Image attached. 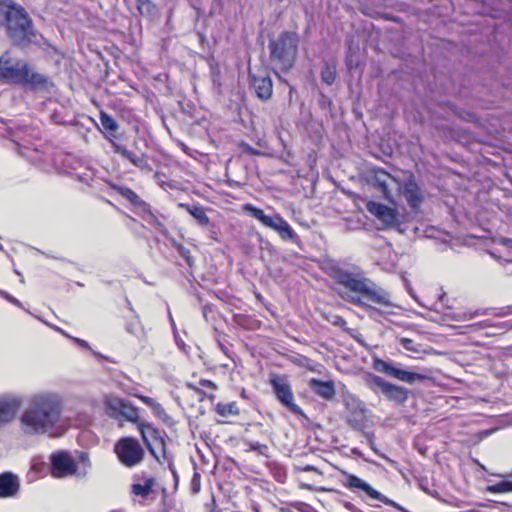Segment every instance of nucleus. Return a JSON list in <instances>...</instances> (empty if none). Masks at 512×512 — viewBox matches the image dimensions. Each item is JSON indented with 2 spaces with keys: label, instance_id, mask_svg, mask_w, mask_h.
I'll list each match as a JSON object with an SVG mask.
<instances>
[{
  "label": "nucleus",
  "instance_id": "nucleus-17",
  "mask_svg": "<svg viewBox=\"0 0 512 512\" xmlns=\"http://www.w3.org/2000/svg\"><path fill=\"white\" fill-rule=\"evenodd\" d=\"M403 195L412 209H418L422 203V193L413 174H410L403 183Z\"/></svg>",
  "mask_w": 512,
  "mask_h": 512
},
{
  "label": "nucleus",
  "instance_id": "nucleus-40",
  "mask_svg": "<svg viewBox=\"0 0 512 512\" xmlns=\"http://www.w3.org/2000/svg\"><path fill=\"white\" fill-rule=\"evenodd\" d=\"M10 124L11 122H6L2 118H0V135H2L3 137H9L12 139L13 142H16V140L13 138L14 132Z\"/></svg>",
  "mask_w": 512,
  "mask_h": 512
},
{
  "label": "nucleus",
  "instance_id": "nucleus-14",
  "mask_svg": "<svg viewBox=\"0 0 512 512\" xmlns=\"http://www.w3.org/2000/svg\"><path fill=\"white\" fill-rule=\"evenodd\" d=\"M52 474L62 478L77 473V464L66 451H58L51 455Z\"/></svg>",
  "mask_w": 512,
  "mask_h": 512
},
{
  "label": "nucleus",
  "instance_id": "nucleus-35",
  "mask_svg": "<svg viewBox=\"0 0 512 512\" xmlns=\"http://www.w3.org/2000/svg\"><path fill=\"white\" fill-rule=\"evenodd\" d=\"M490 493H507L512 492V480H504L487 487Z\"/></svg>",
  "mask_w": 512,
  "mask_h": 512
},
{
  "label": "nucleus",
  "instance_id": "nucleus-10",
  "mask_svg": "<svg viewBox=\"0 0 512 512\" xmlns=\"http://www.w3.org/2000/svg\"><path fill=\"white\" fill-rule=\"evenodd\" d=\"M373 368L380 373L386 374L407 384H414L416 381H424L429 378L425 374L400 369L394 366L392 362H388L380 358L373 359Z\"/></svg>",
  "mask_w": 512,
  "mask_h": 512
},
{
  "label": "nucleus",
  "instance_id": "nucleus-37",
  "mask_svg": "<svg viewBox=\"0 0 512 512\" xmlns=\"http://www.w3.org/2000/svg\"><path fill=\"white\" fill-rule=\"evenodd\" d=\"M248 450L257 452L259 455H262L266 458H269V447L266 444H261L255 441H248L247 443Z\"/></svg>",
  "mask_w": 512,
  "mask_h": 512
},
{
  "label": "nucleus",
  "instance_id": "nucleus-49",
  "mask_svg": "<svg viewBox=\"0 0 512 512\" xmlns=\"http://www.w3.org/2000/svg\"><path fill=\"white\" fill-rule=\"evenodd\" d=\"M328 320L333 326L336 327L343 328L346 325V320L339 315H333L331 319Z\"/></svg>",
  "mask_w": 512,
  "mask_h": 512
},
{
  "label": "nucleus",
  "instance_id": "nucleus-26",
  "mask_svg": "<svg viewBox=\"0 0 512 512\" xmlns=\"http://www.w3.org/2000/svg\"><path fill=\"white\" fill-rule=\"evenodd\" d=\"M139 216L152 227L162 231L165 229L164 225L159 219L152 213L149 204L144 203V207L138 208Z\"/></svg>",
  "mask_w": 512,
  "mask_h": 512
},
{
  "label": "nucleus",
  "instance_id": "nucleus-52",
  "mask_svg": "<svg viewBox=\"0 0 512 512\" xmlns=\"http://www.w3.org/2000/svg\"><path fill=\"white\" fill-rule=\"evenodd\" d=\"M144 404H146L147 406H149L151 409L152 407L155 405V403L157 401H155L153 398L151 397H148V396H144V395H139L137 396Z\"/></svg>",
  "mask_w": 512,
  "mask_h": 512
},
{
  "label": "nucleus",
  "instance_id": "nucleus-44",
  "mask_svg": "<svg viewBox=\"0 0 512 512\" xmlns=\"http://www.w3.org/2000/svg\"><path fill=\"white\" fill-rule=\"evenodd\" d=\"M0 296L2 298L6 299L11 304H13L19 308H23L22 303L18 299H16L14 296L9 294L8 292L0 289Z\"/></svg>",
  "mask_w": 512,
  "mask_h": 512
},
{
  "label": "nucleus",
  "instance_id": "nucleus-8",
  "mask_svg": "<svg viewBox=\"0 0 512 512\" xmlns=\"http://www.w3.org/2000/svg\"><path fill=\"white\" fill-rule=\"evenodd\" d=\"M250 211L255 219L260 221L266 227L275 230L283 240L296 242L298 239V236L292 227L280 214L275 213L267 215L262 209L256 207H251Z\"/></svg>",
  "mask_w": 512,
  "mask_h": 512
},
{
  "label": "nucleus",
  "instance_id": "nucleus-33",
  "mask_svg": "<svg viewBox=\"0 0 512 512\" xmlns=\"http://www.w3.org/2000/svg\"><path fill=\"white\" fill-rule=\"evenodd\" d=\"M215 409H216V412L223 417L239 414V408L235 402H231V403H227V404L218 403L216 405Z\"/></svg>",
  "mask_w": 512,
  "mask_h": 512
},
{
  "label": "nucleus",
  "instance_id": "nucleus-43",
  "mask_svg": "<svg viewBox=\"0 0 512 512\" xmlns=\"http://www.w3.org/2000/svg\"><path fill=\"white\" fill-rule=\"evenodd\" d=\"M79 462L83 464L84 469H83V471L77 472V475L78 476H81V475L84 476L87 473V468H89L90 465H91L89 457H88V454L85 453V452H81L80 455H79Z\"/></svg>",
  "mask_w": 512,
  "mask_h": 512
},
{
  "label": "nucleus",
  "instance_id": "nucleus-47",
  "mask_svg": "<svg viewBox=\"0 0 512 512\" xmlns=\"http://www.w3.org/2000/svg\"><path fill=\"white\" fill-rule=\"evenodd\" d=\"M0 296L2 298L6 299L11 304H13L19 308H23L22 303L18 299H16L14 296L9 294L8 292L0 289Z\"/></svg>",
  "mask_w": 512,
  "mask_h": 512
},
{
  "label": "nucleus",
  "instance_id": "nucleus-50",
  "mask_svg": "<svg viewBox=\"0 0 512 512\" xmlns=\"http://www.w3.org/2000/svg\"><path fill=\"white\" fill-rule=\"evenodd\" d=\"M240 148L242 149V151L244 153L249 154V155H258L259 154L258 150H256L255 148H253L251 145H249L246 142H242L240 144Z\"/></svg>",
  "mask_w": 512,
  "mask_h": 512
},
{
  "label": "nucleus",
  "instance_id": "nucleus-39",
  "mask_svg": "<svg viewBox=\"0 0 512 512\" xmlns=\"http://www.w3.org/2000/svg\"><path fill=\"white\" fill-rule=\"evenodd\" d=\"M400 344L405 350L413 352V353H419L422 351L421 344L416 343L414 340H412L410 338H406V337L401 338Z\"/></svg>",
  "mask_w": 512,
  "mask_h": 512
},
{
  "label": "nucleus",
  "instance_id": "nucleus-1",
  "mask_svg": "<svg viewBox=\"0 0 512 512\" xmlns=\"http://www.w3.org/2000/svg\"><path fill=\"white\" fill-rule=\"evenodd\" d=\"M63 411L62 397L55 392L33 394L19 417V428L24 435L60 436L59 423Z\"/></svg>",
  "mask_w": 512,
  "mask_h": 512
},
{
  "label": "nucleus",
  "instance_id": "nucleus-64",
  "mask_svg": "<svg viewBox=\"0 0 512 512\" xmlns=\"http://www.w3.org/2000/svg\"><path fill=\"white\" fill-rule=\"evenodd\" d=\"M502 243L509 248H512V239L505 238L502 240Z\"/></svg>",
  "mask_w": 512,
  "mask_h": 512
},
{
  "label": "nucleus",
  "instance_id": "nucleus-58",
  "mask_svg": "<svg viewBox=\"0 0 512 512\" xmlns=\"http://www.w3.org/2000/svg\"><path fill=\"white\" fill-rule=\"evenodd\" d=\"M420 488H421L424 492H426L427 494L432 495V496H434V497H436V496L438 495V493H437L436 491H435L434 493H432V492H431V491L426 487V485H424V483H423V482H421V483H420Z\"/></svg>",
  "mask_w": 512,
  "mask_h": 512
},
{
  "label": "nucleus",
  "instance_id": "nucleus-25",
  "mask_svg": "<svg viewBox=\"0 0 512 512\" xmlns=\"http://www.w3.org/2000/svg\"><path fill=\"white\" fill-rule=\"evenodd\" d=\"M155 485V479L151 476L144 479V483H133L131 485V493L146 498L152 491Z\"/></svg>",
  "mask_w": 512,
  "mask_h": 512
},
{
  "label": "nucleus",
  "instance_id": "nucleus-20",
  "mask_svg": "<svg viewBox=\"0 0 512 512\" xmlns=\"http://www.w3.org/2000/svg\"><path fill=\"white\" fill-rule=\"evenodd\" d=\"M309 388L319 397L324 400L330 401L335 397V385L334 382L323 381L317 378H311L309 380Z\"/></svg>",
  "mask_w": 512,
  "mask_h": 512
},
{
  "label": "nucleus",
  "instance_id": "nucleus-11",
  "mask_svg": "<svg viewBox=\"0 0 512 512\" xmlns=\"http://www.w3.org/2000/svg\"><path fill=\"white\" fill-rule=\"evenodd\" d=\"M24 398L18 393H2L0 394V429L12 423L22 405Z\"/></svg>",
  "mask_w": 512,
  "mask_h": 512
},
{
  "label": "nucleus",
  "instance_id": "nucleus-54",
  "mask_svg": "<svg viewBox=\"0 0 512 512\" xmlns=\"http://www.w3.org/2000/svg\"><path fill=\"white\" fill-rule=\"evenodd\" d=\"M168 468H169V470L171 471V473L173 475V478H174V481H175V485H177V483H178V474L176 472V469H175V466H174L172 460L168 461Z\"/></svg>",
  "mask_w": 512,
  "mask_h": 512
},
{
  "label": "nucleus",
  "instance_id": "nucleus-3",
  "mask_svg": "<svg viewBox=\"0 0 512 512\" xmlns=\"http://www.w3.org/2000/svg\"><path fill=\"white\" fill-rule=\"evenodd\" d=\"M0 11L5 17L6 28L12 42L18 46H27L36 36L32 20L26 10L12 1L0 3Z\"/></svg>",
  "mask_w": 512,
  "mask_h": 512
},
{
  "label": "nucleus",
  "instance_id": "nucleus-22",
  "mask_svg": "<svg viewBox=\"0 0 512 512\" xmlns=\"http://www.w3.org/2000/svg\"><path fill=\"white\" fill-rule=\"evenodd\" d=\"M384 397L396 405H403L409 398V390L403 386L390 383Z\"/></svg>",
  "mask_w": 512,
  "mask_h": 512
},
{
  "label": "nucleus",
  "instance_id": "nucleus-9",
  "mask_svg": "<svg viewBox=\"0 0 512 512\" xmlns=\"http://www.w3.org/2000/svg\"><path fill=\"white\" fill-rule=\"evenodd\" d=\"M115 453L120 462L126 467L139 464L144 456V450L139 442L132 437L120 439L115 445Z\"/></svg>",
  "mask_w": 512,
  "mask_h": 512
},
{
  "label": "nucleus",
  "instance_id": "nucleus-24",
  "mask_svg": "<svg viewBox=\"0 0 512 512\" xmlns=\"http://www.w3.org/2000/svg\"><path fill=\"white\" fill-rule=\"evenodd\" d=\"M137 10L141 16L154 20L158 18L159 10L157 6L150 0H137Z\"/></svg>",
  "mask_w": 512,
  "mask_h": 512
},
{
  "label": "nucleus",
  "instance_id": "nucleus-36",
  "mask_svg": "<svg viewBox=\"0 0 512 512\" xmlns=\"http://www.w3.org/2000/svg\"><path fill=\"white\" fill-rule=\"evenodd\" d=\"M173 247L177 253L185 260L189 267L194 265V258L192 257L190 250L183 246L181 243L173 242Z\"/></svg>",
  "mask_w": 512,
  "mask_h": 512
},
{
  "label": "nucleus",
  "instance_id": "nucleus-63",
  "mask_svg": "<svg viewBox=\"0 0 512 512\" xmlns=\"http://www.w3.org/2000/svg\"><path fill=\"white\" fill-rule=\"evenodd\" d=\"M301 506H303V509H299V510L302 512H309L310 510L313 509L310 505H308L306 503H301Z\"/></svg>",
  "mask_w": 512,
  "mask_h": 512
},
{
  "label": "nucleus",
  "instance_id": "nucleus-29",
  "mask_svg": "<svg viewBox=\"0 0 512 512\" xmlns=\"http://www.w3.org/2000/svg\"><path fill=\"white\" fill-rule=\"evenodd\" d=\"M100 123L109 136L116 138V132L119 128L117 121L108 113L101 111L99 115Z\"/></svg>",
  "mask_w": 512,
  "mask_h": 512
},
{
  "label": "nucleus",
  "instance_id": "nucleus-55",
  "mask_svg": "<svg viewBox=\"0 0 512 512\" xmlns=\"http://www.w3.org/2000/svg\"><path fill=\"white\" fill-rule=\"evenodd\" d=\"M510 314H512V305L502 308L500 312L496 313L497 316H501V317L507 316Z\"/></svg>",
  "mask_w": 512,
  "mask_h": 512
},
{
  "label": "nucleus",
  "instance_id": "nucleus-7",
  "mask_svg": "<svg viewBox=\"0 0 512 512\" xmlns=\"http://www.w3.org/2000/svg\"><path fill=\"white\" fill-rule=\"evenodd\" d=\"M138 429L151 455L159 463L170 461L167 456L166 442L160 431L147 422H140Z\"/></svg>",
  "mask_w": 512,
  "mask_h": 512
},
{
  "label": "nucleus",
  "instance_id": "nucleus-30",
  "mask_svg": "<svg viewBox=\"0 0 512 512\" xmlns=\"http://www.w3.org/2000/svg\"><path fill=\"white\" fill-rule=\"evenodd\" d=\"M388 179H393V178L391 177L390 174H388L387 172H385L383 170L377 171L375 173L376 186L381 190V192L383 193L384 197L387 200H391L392 195H391L390 190L388 189V182H387Z\"/></svg>",
  "mask_w": 512,
  "mask_h": 512
},
{
  "label": "nucleus",
  "instance_id": "nucleus-48",
  "mask_svg": "<svg viewBox=\"0 0 512 512\" xmlns=\"http://www.w3.org/2000/svg\"><path fill=\"white\" fill-rule=\"evenodd\" d=\"M139 329V321L136 317L134 320L127 322L125 325V330L130 334H137Z\"/></svg>",
  "mask_w": 512,
  "mask_h": 512
},
{
  "label": "nucleus",
  "instance_id": "nucleus-51",
  "mask_svg": "<svg viewBox=\"0 0 512 512\" xmlns=\"http://www.w3.org/2000/svg\"><path fill=\"white\" fill-rule=\"evenodd\" d=\"M364 435H365V438L368 441V444H369L370 448L373 451L377 452L376 447H375V440H374L375 436H374V433L366 432V433H364Z\"/></svg>",
  "mask_w": 512,
  "mask_h": 512
},
{
  "label": "nucleus",
  "instance_id": "nucleus-38",
  "mask_svg": "<svg viewBox=\"0 0 512 512\" xmlns=\"http://www.w3.org/2000/svg\"><path fill=\"white\" fill-rule=\"evenodd\" d=\"M488 312H489V309H478V310H475L474 312H463V313H460V314L454 316V319L456 321H466V320L473 319L477 316L487 315Z\"/></svg>",
  "mask_w": 512,
  "mask_h": 512
},
{
  "label": "nucleus",
  "instance_id": "nucleus-23",
  "mask_svg": "<svg viewBox=\"0 0 512 512\" xmlns=\"http://www.w3.org/2000/svg\"><path fill=\"white\" fill-rule=\"evenodd\" d=\"M201 226H207L210 223L205 208L200 204H180Z\"/></svg>",
  "mask_w": 512,
  "mask_h": 512
},
{
  "label": "nucleus",
  "instance_id": "nucleus-27",
  "mask_svg": "<svg viewBox=\"0 0 512 512\" xmlns=\"http://www.w3.org/2000/svg\"><path fill=\"white\" fill-rule=\"evenodd\" d=\"M114 190H116L122 197L126 198L131 204L135 207L140 208L144 207L145 201H143L132 189L126 186H112Z\"/></svg>",
  "mask_w": 512,
  "mask_h": 512
},
{
  "label": "nucleus",
  "instance_id": "nucleus-61",
  "mask_svg": "<svg viewBox=\"0 0 512 512\" xmlns=\"http://www.w3.org/2000/svg\"><path fill=\"white\" fill-rule=\"evenodd\" d=\"M404 282H405V287H406V290L408 291V293L415 298L414 296V293H413V290H412V287L410 285V282L407 280V279H404Z\"/></svg>",
  "mask_w": 512,
  "mask_h": 512
},
{
  "label": "nucleus",
  "instance_id": "nucleus-41",
  "mask_svg": "<svg viewBox=\"0 0 512 512\" xmlns=\"http://www.w3.org/2000/svg\"><path fill=\"white\" fill-rule=\"evenodd\" d=\"M475 326L479 328H487V327H497L500 329H510L512 324L510 322H501L497 324H493L491 320H484L475 324Z\"/></svg>",
  "mask_w": 512,
  "mask_h": 512
},
{
  "label": "nucleus",
  "instance_id": "nucleus-12",
  "mask_svg": "<svg viewBox=\"0 0 512 512\" xmlns=\"http://www.w3.org/2000/svg\"><path fill=\"white\" fill-rule=\"evenodd\" d=\"M270 384L277 400L295 415H302V409L295 403L291 385L285 377L273 376Z\"/></svg>",
  "mask_w": 512,
  "mask_h": 512
},
{
  "label": "nucleus",
  "instance_id": "nucleus-18",
  "mask_svg": "<svg viewBox=\"0 0 512 512\" xmlns=\"http://www.w3.org/2000/svg\"><path fill=\"white\" fill-rule=\"evenodd\" d=\"M108 139L110 140L113 151L116 154H119L122 157L128 159L135 167H137L141 170H148V171L151 170V166L148 163V160L144 154H135V153L129 151L128 149H126L123 145H120V144L116 143L115 141H113L112 139H110V137H108Z\"/></svg>",
  "mask_w": 512,
  "mask_h": 512
},
{
  "label": "nucleus",
  "instance_id": "nucleus-21",
  "mask_svg": "<svg viewBox=\"0 0 512 512\" xmlns=\"http://www.w3.org/2000/svg\"><path fill=\"white\" fill-rule=\"evenodd\" d=\"M363 382L372 392L376 394L382 393L383 396L391 383L371 372H365L363 374Z\"/></svg>",
  "mask_w": 512,
  "mask_h": 512
},
{
  "label": "nucleus",
  "instance_id": "nucleus-53",
  "mask_svg": "<svg viewBox=\"0 0 512 512\" xmlns=\"http://www.w3.org/2000/svg\"><path fill=\"white\" fill-rule=\"evenodd\" d=\"M71 339L77 343L80 347L82 348H85L87 350H91V347L89 345V343L83 339H80V338H76V337H71Z\"/></svg>",
  "mask_w": 512,
  "mask_h": 512
},
{
  "label": "nucleus",
  "instance_id": "nucleus-56",
  "mask_svg": "<svg viewBox=\"0 0 512 512\" xmlns=\"http://www.w3.org/2000/svg\"><path fill=\"white\" fill-rule=\"evenodd\" d=\"M199 383L203 387H208V388H212V389L216 388V385L212 381L207 380V379H201Z\"/></svg>",
  "mask_w": 512,
  "mask_h": 512
},
{
  "label": "nucleus",
  "instance_id": "nucleus-59",
  "mask_svg": "<svg viewBox=\"0 0 512 512\" xmlns=\"http://www.w3.org/2000/svg\"><path fill=\"white\" fill-rule=\"evenodd\" d=\"M346 66L349 70H351L353 67H354V64H353V60H352V56L351 55H347L346 57Z\"/></svg>",
  "mask_w": 512,
  "mask_h": 512
},
{
  "label": "nucleus",
  "instance_id": "nucleus-13",
  "mask_svg": "<svg viewBox=\"0 0 512 512\" xmlns=\"http://www.w3.org/2000/svg\"><path fill=\"white\" fill-rule=\"evenodd\" d=\"M344 475H345V481L343 482V484L345 487L349 488L350 490H352V491L362 490L372 499H375V500H378L385 504L391 505V506L399 509L402 512H408L406 509L401 507L399 504L388 499L387 497L382 495L380 492H378L377 490L372 488L366 481L359 478L358 476L349 474V473H344Z\"/></svg>",
  "mask_w": 512,
  "mask_h": 512
},
{
  "label": "nucleus",
  "instance_id": "nucleus-45",
  "mask_svg": "<svg viewBox=\"0 0 512 512\" xmlns=\"http://www.w3.org/2000/svg\"><path fill=\"white\" fill-rule=\"evenodd\" d=\"M0 296L2 298L6 299L11 304H13L19 308H23L22 303L18 299H16L14 296L9 294L8 292L0 289Z\"/></svg>",
  "mask_w": 512,
  "mask_h": 512
},
{
  "label": "nucleus",
  "instance_id": "nucleus-28",
  "mask_svg": "<svg viewBox=\"0 0 512 512\" xmlns=\"http://www.w3.org/2000/svg\"><path fill=\"white\" fill-rule=\"evenodd\" d=\"M370 301L364 300L363 304H359L357 307L362 308L370 319L380 322L381 318H386L390 314L389 311L375 307L369 304Z\"/></svg>",
  "mask_w": 512,
  "mask_h": 512
},
{
  "label": "nucleus",
  "instance_id": "nucleus-15",
  "mask_svg": "<svg viewBox=\"0 0 512 512\" xmlns=\"http://www.w3.org/2000/svg\"><path fill=\"white\" fill-rule=\"evenodd\" d=\"M367 210L387 227H394L399 223L397 210L385 204L370 201L367 203Z\"/></svg>",
  "mask_w": 512,
  "mask_h": 512
},
{
  "label": "nucleus",
  "instance_id": "nucleus-19",
  "mask_svg": "<svg viewBox=\"0 0 512 512\" xmlns=\"http://www.w3.org/2000/svg\"><path fill=\"white\" fill-rule=\"evenodd\" d=\"M20 490V481L17 475L11 472L0 474V498H13Z\"/></svg>",
  "mask_w": 512,
  "mask_h": 512
},
{
  "label": "nucleus",
  "instance_id": "nucleus-5",
  "mask_svg": "<svg viewBox=\"0 0 512 512\" xmlns=\"http://www.w3.org/2000/svg\"><path fill=\"white\" fill-rule=\"evenodd\" d=\"M299 35L293 31H283L276 39L270 40L268 48L271 62L281 71H290L297 59Z\"/></svg>",
  "mask_w": 512,
  "mask_h": 512
},
{
  "label": "nucleus",
  "instance_id": "nucleus-4",
  "mask_svg": "<svg viewBox=\"0 0 512 512\" xmlns=\"http://www.w3.org/2000/svg\"><path fill=\"white\" fill-rule=\"evenodd\" d=\"M0 78L32 89L44 88L47 84L44 75L34 72L25 60L12 58L8 52L0 57Z\"/></svg>",
  "mask_w": 512,
  "mask_h": 512
},
{
  "label": "nucleus",
  "instance_id": "nucleus-31",
  "mask_svg": "<svg viewBox=\"0 0 512 512\" xmlns=\"http://www.w3.org/2000/svg\"><path fill=\"white\" fill-rule=\"evenodd\" d=\"M336 78V67L333 62L326 61L324 62L321 68V79L327 85H331L334 83Z\"/></svg>",
  "mask_w": 512,
  "mask_h": 512
},
{
  "label": "nucleus",
  "instance_id": "nucleus-34",
  "mask_svg": "<svg viewBox=\"0 0 512 512\" xmlns=\"http://www.w3.org/2000/svg\"><path fill=\"white\" fill-rule=\"evenodd\" d=\"M152 411L154 415L159 418L165 425L171 427L174 424V420L166 413L165 409L160 403L156 402L152 407Z\"/></svg>",
  "mask_w": 512,
  "mask_h": 512
},
{
  "label": "nucleus",
  "instance_id": "nucleus-42",
  "mask_svg": "<svg viewBox=\"0 0 512 512\" xmlns=\"http://www.w3.org/2000/svg\"><path fill=\"white\" fill-rule=\"evenodd\" d=\"M201 489V475L196 470L194 471L192 480H191V490L194 494L198 493Z\"/></svg>",
  "mask_w": 512,
  "mask_h": 512
},
{
  "label": "nucleus",
  "instance_id": "nucleus-16",
  "mask_svg": "<svg viewBox=\"0 0 512 512\" xmlns=\"http://www.w3.org/2000/svg\"><path fill=\"white\" fill-rule=\"evenodd\" d=\"M250 85L257 97L261 100H268L273 93V83L267 74H249Z\"/></svg>",
  "mask_w": 512,
  "mask_h": 512
},
{
  "label": "nucleus",
  "instance_id": "nucleus-6",
  "mask_svg": "<svg viewBox=\"0 0 512 512\" xmlns=\"http://www.w3.org/2000/svg\"><path fill=\"white\" fill-rule=\"evenodd\" d=\"M104 407L106 414L119 422L126 421L137 425L141 422L139 421L138 408L126 399L107 396L104 400Z\"/></svg>",
  "mask_w": 512,
  "mask_h": 512
},
{
  "label": "nucleus",
  "instance_id": "nucleus-46",
  "mask_svg": "<svg viewBox=\"0 0 512 512\" xmlns=\"http://www.w3.org/2000/svg\"><path fill=\"white\" fill-rule=\"evenodd\" d=\"M0 296L2 298L6 299L11 304H13L19 308H23L22 303L18 299H16L14 296L9 294L8 292L0 289Z\"/></svg>",
  "mask_w": 512,
  "mask_h": 512
},
{
  "label": "nucleus",
  "instance_id": "nucleus-62",
  "mask_svg": "<svg viewBox=\"0 0 512 512\" xmlns=\"http://www.w3.org/2000/svg\"><path fill=\"white\" fill-rule=\"evenodd\" d=\"M404 282H405V287H406V290L408 291V293L415 298L414 296V293H413V290H412V287L410 285V282L407 280V279H404Z\"/></svg>",
  "mask_w": 512,
  "mask_h": 512
},
{
  "label": "nucleus",
  "instance_id": "nucleus-2",
  "mask_svg": "<svg viewBox=\"0 0 512 512\" xmlns=\"http://www.w3.org/2000/svg\"><path fill=\"white\" fill-rule=\"evenodd\" d=\"M329 275L337 285L335 290L339 297L350 304L358 306L367 300L385 308L395 307L391 294L366 277L359 267L334 265L330 268Z\"/></svg>",
  "mask_w": 512,
  "mask_h": 512
},
{
  "label": "nucleus",
  "instance_id": "nucleus-60",
  "mask_svg": "<svg viewBox=\"0 0 512 512\" xmlns=\"http://www.w3.org/2000/svg\"><path fill=\"white\" fill-rule=\"evenodd\" d=\"M404 282H405V287H406V290L408 291V293L415 298L414 296V293H413V290H412V287L410 285V282L407 280V279H404Z\"/></svg>",
  "mask_w": 512,
  "mask_h": 512
},
{
  "label": "nucleus",
  "instance_id": "nucleus-57",
  "mask_svg": "<svg viewBox=\"0 0 512 512\" xmlns=\"http://www.w3.org/2000/svg\"><path fill=\"white\" fill-rule=\"evenodd\" d=\"M298 470L305 471V472H317L320 473L319 470L313 466V465H306L304 467H299Z\"/></svg>",
  "mask_w": 512,
  "mask_h": 512
},
{
  "label": "nucleus",
  "instance_id": "nucleus-32",
  "mask_svg": "<svg viewBox=\"0 0 512 512\" xmlns=\"http://www.w3.org/2000/svg\"><path fill=\"white\" fill-rule=\"evenodd\" d=\"M357 408L360 410V416L357 415L351 416L347 418V423L355 430H362L364 423H363V414L365 412L364 404L359 401L355 400Z\"/></svg>",
  "mask_w": 512,
  "mask_h": 512
}]
</instances>
